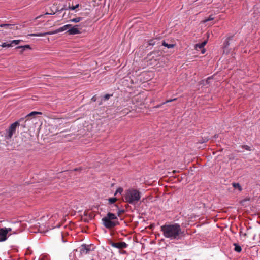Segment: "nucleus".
<instances>
[{"mask_svg": "<svg viewBox=\"0 0 260 260\" xmlns=\"http://www.w3.org/2000/svg\"><path fill=\"white\" fill-rule=\"evenodd\" d=\"M45 14H50L48 13H46Z\"/></svg>", "mask_w": 260, "mask_h": 260, "instance_id": "nucleus-43", "label": "nucleus"}, {"mask_svg": "<svg viewBox=\"0 0 260 260\" xmlns=\"http://www.w3.org/2000/svg\"><path fill=\"white\" fill-rule=\"evenodd\" d=\"M79 25H76L73 27H71L69 30H68L67 32L69 35H77L80 34L81 31L79 29Z\"/></svg>", "mask_w": 260, "mask_h": 260, "instance_id": "nucleus-6", "label": "nucleus"}, {"mask_svg": "<svg viewBox=\"0 0 260 260\" xmlns=\"http://www.w3.org/2000/svg\"><path fill=\"white\" fill-rule=\"evenodd\" d=\"M19 125L18 121H16L12 123L8 130L7 131V135L6 137L7 139H11L13 136V134L15 133L16 128Z\"/></svg>", "mask_w": 260, "mask_h": 260, "instance_id": "nucleus-5", "label": "nucleus"}, {"mask_svg": "<svg viewBox=\"0 0 260 260\" xmlns=\"http://www.w3.org/2000/svg\"><path fill=\"white\" fill-rule=\"evenodd\" d=\"M1 46L2 47H12V44L11 43V41L10 42V43L4 42V43H2Z\"/></svg>", "mask_w": 260, "mask_h": 260, "instance_id": "nucleus-17", "label": "nucleus"}, {"mask_svg": "<svg viewBox=\"0 0 260 260\" xmlns=\"http://www.w3.org/2000/svg\"><path fill=\"white\" fill-rule=\"evenodd\" d=\"M149 44H150V45H153L154 44V43H151V42H150Z\"/></svg>", "mask_w": 260, "mask_h": 260, "instance_id": "nucleus-38", "label": "nucleus"}, {"mask_svg": "<svg viewBox=\"0 0 260 260\" xmlns=\"http://www.w3.org/2000/svg\"><path fill=\"white\" fill-rule=\"evenodd\" d=\"M208 140H209L208 138H205L203 142H201V143H204L205 142H207V141H208Z\"/></svg>", "mask_w": 260, "mask_h": 260, "instance_id": "nucleus-34", "label": "nucleus"}, {"mask_svg": "<svg viewBox=\"0 0 260 260\" xmlns=\"http://www.w3.org/2000/svg\"><path fill=\"white\" fill-rule=\"evenodd\" d=\"M17 232H14V234H17Z\"/></svg>", "mask_w": 260, "mask_h": 260, "instance_id": "nucleus-42", "label": "nucleus"}, {"mask_svg": "<svg viewBox=\"0 0 260 260\" xmlns=\"http://www.w3.org/2000/svg\"><path fill=\"white\" fill-rule=\"evenodd\" d=\"M0 26L1 27H5L7 28H12V27L13 26V25L11 24H3L0 25Z\"/></svg>", "mask_w": 260, "mask_h": 260, "instance_id": "nucleus-20", "label": "nucleus"}, {"mask_svg": "<svg viewBox=\"0 0 260 260\" xmlns=\"http://www.w3.org/2000/svg\"><path fill=\"white\" fill-rule=\"evenodd\" d=\"M6 228L0 229V242L5 241L7 240Z\"/></svg>", "mask_w": 260, "mask_h": 260, "instance_id": "nucleus-8", "label": "nucleus"}, {"mask_svg": "<svg viewBox=\"0 0 260 260\" xmlns=\"http://www.w3.org/2000/svg\"><path fill=\"white\" fill-rule=\"evenodd\" d=\"M108 200L110 203L113 204L117 201V199L116 198H109Z\"/></svg>", "mask_w": 260, "mask_h": 260, "instance_id": "nucleus-23", "label": "nucleus"}, {"mask_svg": "<svg viewBox=\"0 0 260 260\" xmlns=\"http://www.w3.org/2000/svg\"><path fill=\"white\" fill-rule=\"evenodd\" d=\"M234 246H235L234 250L237 252H240L242 250V248L240 246H239L237 243H234Z\"/></svg>", "mask_w": 260, "mask_h": 260, "instance_id": "nucleus-13", "label": "nucleus"}, {"mask_svg": "<svg viewBox=\"0 0 260 260\" xmlns=\"http://www.w3.org/2000/svg\"><path fill=\"white\" fill-rule=\"evenodd\" d=\"M214 17H213L212 15H210V16H209V17H208V18L205 19L203 21V22H204V23H206V22H208V21L213 20H214Z\"/></svg>", "mask_w": 260, "mask_h": 260, "instance_id": "nucleus-19", "label": "nucleus"}, {"mask_svg": "<svg viewBox=\"0 0 260 260\" xmlns=\"http://www.w3.org/2000/svg\"><path fill=\"white\" fill-rule=\"evenodd\" d=\"M21 41V40H20L11 41V43L12 44V46L13 47L14 45L19 44Z\"/></svg>", "mask_w": 260, "mask_h": 260, "instance_id": "nucleus-18", "label": "nucleus"}, {"mask_svg": "<svg viewBox=\"0 0 260 260\" xmlns=\"http://www.w3.org/2000/svg\"><path fill=\"white\" fill-rule=\"evenodd\" d=\"M161 230L166 238L174 239L179 235V225L177 224L164 225L161 226Z\"/></svg>", "mask_w": 260, "mask_h": 260, "instance_id": "nucleus-2", "label": "nucleus"}, {"mask_svg": "<svg viewBox=\"0 0 260 260\" xmlns=\"http://www.w3.org/2000/svg\"><path fill=\"white\" fill-rule=\"evenodd\" d=\"M160 107V105H157V106H156L155 107V108H159V107Z\"/></svg>", "mask_w": 260, "mask_h": 260, "instance_id": "nucleus-37", "label": "nucleus"}, {"mask_svg": "<svg viewBox=\"0 0 260 260\" xmlns=\"http://www.w3.org/2000/svg\"><path fill=\"white\" fill-rule=\"evenodd\" d=\"M111 96V95L110 94H106L105 96H104V99L105 100H108L109 99V98Z\"/></svg>", "mask_w": 260, "mask_h": 260, "instance_id": "nucleus-30", "label": "nucleus"}, {"mask_svg": "<svg viewBox=\"0 0 260 260\" xmlns=\"http://www.w3.org/2000/svg\"><path fill=\"white\" fill-rule=\"evenodd\" d=\"M211 79V78L210 77H209L207 78V80H206V82L207 83H209V81Z\"/></svg>", "mask_w": 260, "mask_h": 260, "instance_id": "nucleus-35", "label": "nucleus"}, {"mask_svg": "<svg viewBox=\"0 0 260 260\" xmlns=\"http://www.w3.org/2000/svg\"><path fill=\"white\" fill-rule=\"evenodd\" d=\"M122 191H123V189L121 187H119L117 189L114 194L116 195L118 193L121 194L122 192Z\"/></svg>", "mask_w": 260, "mask_h": 260, "instance_id": "nucleus-25", "label": "nucleus"}, {"mask_svg": "<svg viewBox=\"0 0 260 260\" xmlns=\"http://www.w3.org/2000/svg\"><path fill=\"white\" fill-rule=\"evenodd\" d=\"M79 6V4H77L75 6H69L68 9H70V10H74L75 9H76V8H78Z\"/></svg>", "mask_w": 260, "mask_h": 260, "instance_id": "nucleus-26", "label": "nucleus"}, {"mask_svg": "<svg viewBox=\"0 0 260 260\" xmlns=\"http://www.w3.org/2000/svg\"><path fill=\"white\" fill-rule=\"evenodd\" d=\"M46 35V33H36V34H31L29 35L30 36H35V37H43Z\"/></svg>", "mask_w": 260, "mask_h": 260, "instance_id": "nucleus-15", "label": "nucleus"}, {"mask_svg": "<svg viewBox=\"0 0 260 260\" xmlns=\"http://www.w3.org/2000/svg\"><path fill=\"white\" fill-rule=\"evenodd\" d=\"M92 99L94 101H95V100H94V98H92Z\"/></svg>", "mask_w": 260, "mask_h": 260, "instance_id": "nucleus-40", "label": "nucleus"}, {"mask_svg": "<svg viewBox=\"0 0 260 260\" xmlns=\"http://www.w3.org/2000/svg\"><path fill=\"white\" fill-rule=\"evenodd\" d=\"M242 148H244L245 149L247 150L250 151L251 149H250V147L248 146V145H243Z\"/></svg>", "mask_w": 260, "mask_h": 260, "instance_id": "nucleus-28", "label": "nucleus"}, {"mask_svg": "<svg viewBox=\"0 0 260 260\" xmlns=\"http://www.w3.org/2000/svg\"><path fill=\"white\" fill-rule=\"evenodd\" d=\"M46 35H54V34H57L58 33V31H57V29H56L54 31H49V32H46Z\"/></svg>", "mask_w": 260, "mask_h": 260, "instance_id": "nucleus-24", "label": "nucleus"}, {"mask_svg": "<svg viewBox=\"0 0 260 260\" xmlns=\"http://www.w3.org/2000/svg\"><path fill=\"white\" fill-rule=\"evenodd\" d=\"M82 18L78 17H76V18L70 19V21L72 22H74V23H78V22H80L81 20H82Z\"/></svg>", "mask_w": 260, "mask_h": 260, "instance_id": "nucleus-14", "label": "nucleus"}, {"mask_svg": "<svg viewBox=\"0 0 260 260\" xmlns=\"http://www.w3.org/2000/svg\"><path fill=\"white\" fill-rule=\"evenodd\" d=\"M114 206H115L116 207H117V208H118L117 205H115ZM124 212V210H123V209H118L117 216H120V215H121V214L123 213Z\"/></svg>", "mask_w": 260, "mask_h": 260, "instance_id": "nucleus-21", "label": "nucleus"}, {"mask_svg": "<svg viewBox=\"0 0 260 260\" xmlns=\"http://www.w3.org/2000/svg\"><path fill=\"white\" fill-rule=\"evenodd\" d=\"M92 99L94 101H95V100H94V98H92Z\"/></svg>", "mask_w": 260, "mask_h": 260, "instance_id": "nucleus-41", "label": "nucleus"}, {"mask_svg": "<svg viewBox=\"0 0 260 260\" xmlns=\"http://www.w3.org/2000/svg\"><path fill=\"white\" fill-rule=\"evenodd\" d=\"M162 45L164 46L167 47L168 48H172L174 47L173 44H168L166 43L165 41H163Z\"/></svg>", "mask_w": 260, "mask_h": 260, "instance_id": "nucleus-22", "label": "nucleus"}, {"mask_svg": "<svg viewBox=\"0 0 260 260\" xmlns=\"http://www.w3.org/2000/svg\"><path fill=\"white\" fill-rule=\"evenodd\" d=\"M59 215L58 213H56L54 214H48L46 216H44L42 218V220H46L48 219L47 224L48 225H52L54 222L58 219Z\"/></svg>", "mask_w": 260, "mask_h": 260, "instance_id": "nucleus-4", "label": "nucleus"}, {"mask_svg": "<svg viewBox=\"0 0 260 260\" xmlns=\"http://www.w3.org/2000/svg\"><path fill=\"white\" fill-rule=\"evenodd\" d=\"M42 113L40 112H36V111H33V112H30V113H29L28 114H27L26 116V117H31V116H35L36 115H42Z\"/></svg>", "mask_w": 260, "mask_h": 260, "instance_id": "nucleus-12", "label": "nucleus"}, {"mask_svg": "<svg viewBox=\"0 0 260 260\" xmlns=\"http://www.w3.org/2000/svg\"><path fill=\"white\" fill-rule=\"evenodd\" d=\"M112 247L118 249L125 248L127 246V244L124 242H120L117 243H112L111 244Z\"/></svg>", "mask_w": 260, "mask_h": 260, "instance_id": "nucleus-7", "label": "nucleus"}, {"mask_svg": "<svg viewBox=\"0 0 260 260\" xmlns=\"http://www.w3.org/2000/svg\"><path fill=\"white\" fill-rule=\"evenodd\" d=\"M232 185L235 188L238 189L239 191L242 190V187L239 183H233Z\"/></svg>", "mask_w": 260, "mask_h": 260, "instance_id": "nucleus-16", "label": "nucleus"}, {"mask_svg": "<svg viewBox=\"0 0 260 260\" xmlns=\"http://www.w3.org/2000/svg\"><path fill=\"white\" fill-rule=\"evenodd\" d=\"M205 51H206V50H205V49L204 48L201 49V52H202V54L205 53Z\"/></svg>", "mask_w": 260, "mask_h": 260, "instance_id": "nucleus-33", "label": "nucleus"}, {"mask_svg": "<svg viewBox=\"0 0 260 260\" xmlns=\"http://www.w3.org/2000/svg\"><path fill=\"white\" fill-rule=\"evenodd\" d=\"M92 99L94 101H95V100H94V98H92Z\"/></svg>", "mask_w": 260, "mask_h": 260, "instance_id": "nucleus-39", "label": "nucleus"}, {"mask_svg": "<svg viewBox=\"0 0 260 260\" xmlns=\"http://www.w3.org/2000/svg\"><path fill=\"white\" fill-rule=\"evenodd\" d=\"M12 231V229L10 228H6V232H7V233L8 234L9 232H11Z\"/></svg>", "mask_w": 260, "mask_h": 260, "instance_id": "nucleus-31", "label": "nucleus"}, {"mask_svg": "<svg viewBox=\"0 0 260 260\" xmlns=\"http://www.w3.org/2000/svg\"><path fill=\"white\" fill-rule=\"evenodd\" d=\"M16 49H21V53L23 52L26 49H31L29 45H25L24 46H19L16 47Z\"/></svg>", "mask_w": 260, "mask_h": 260, "instance_id": "nucleus-11", "label": "nucleus"}, {"mask_svg": "<svg viewBox=\"0 0 260 260\" xmlns=\"http://www.w3.org/2000/svg\"><path fill=\"white\" fill-rule=\"evenodd\" d=\"M176 100V99H173V100H168V101H167L166 102L163 103V104H165V103H168V102H172V101H174V100Z\"/></svg>", "mask_w": 260, "mask_h": 260, "instance_id": "nucleus-32", "label": "nucleus"}, {"mask_svg": "<svg viewBox=\"0 0 260 260\" xmlns=\"http://www.w3.org/2000/svg\"><path fill=\"white\" fill-rule=\"evenodd\" d=\"M207 41H204V42H203L202 43H201V47H204V46L206 44Z\"/></svg>", "mask_w": 260, "mask_h": 260, "instance_id": "nucleus-29", "label": "nucleus"}, {"mask_svg": "<svg viewBox=\"0 0 260 260\" xmlns=\"http://www.w3.org/2000/svg\"><path fill=\"white\" fill-rule=\"evenodd\" d=\"M72 26L71 24H66L63 25V26L57 29L58 32H61L62 31H64L65 30H67V29H69V28Z\"/></svg>", "mask_w": 260, "mask_h": 260, "instance_id": "nucleus-10", "label": "nucleus"}, {"mask_svg": "<svg viewBox=\"0 0 260 260\" xmlns=\"http://www.w3.org/2000/svg\"><path fill=\"white\" fill-rule=\"evenodd\" d=\"M90 247L89 245H82L80 249V253L82 254H87L90 251Z\"/></svg>", "mask_w": 260, "mask_h": 260, "instance_id": "nucleus-9", "label": "nucleus"}, {"mask_svg": "<svg viewBox=\"0 0 260 260\" xmlns=\"http://www.w3.org/2000/svg\"><path fill=\"white\" fill-rule=\"evenodd\" d=\"M141 192L135 189L126 190L124 196V201L131 205L136 204L141 199Z\"/></svg>", "mask_w": 260, "mask_h": 260, "instance_id": "nucleus-1", "label": "nucleus"}, {"mask_svg": "<svg viewBox=\"0 0 260 260\" xmlns=\"http://www.w3.org/2000/svg\"><path fill=\"white\" fill-rule=\"evenodd\" d=\"M229 45V43L228 41L226 42V46H228Z\"/></svg>", "mask_w": 260, "mask_h": 260, "instance_id": "nucleus-36", "label": "nucleus"}, {"mask_svg": "<svg viewBox=\"0 0 260 260\" xmlns=\"http://www.w3.org/2000/svg\"><path fill=\"white\" fill-rule=\"evenodd\" d=\"M195 48L197 50H198V49H202L203 48V47H201V43H198V44H196L195 45Z\"/></svg>", "mask_w": 260, "mask_h": 260, "instance_id": "nucleus-27", "label": "nucleus"}, {"mask_svg": "<svg viewBox=\"0 0 260 260\" xmlns=\"http://www.w3.org/2000/svg\"><path fill=\"white\" fill-rule=\"evenodd\" d=\"M117 216L113 213H108L107 215L102 219L103 224L105 227L110 229L114 227L118 224Z\"/></svg>", "mask_w": 260, "mask_h": 260, "instance_id": "nucleus-3", "label": "nucleus"}]
</instances>
